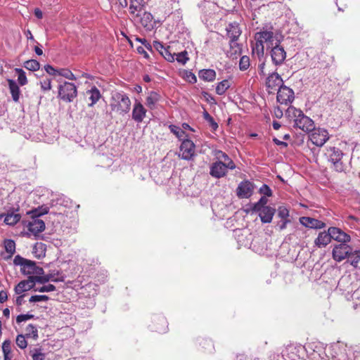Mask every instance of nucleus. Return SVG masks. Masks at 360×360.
Segmentation results:
<instances>
[{"label": "nucleus", "instance_id": "f257e3e1", "mask_svg": "<svg viewBox=\"0 0 360 360\" xmlns=\"http://www.w3.org/2000/svg\"><path fill=\"white\" fill-rule=\"evenodd\" d=\"M272 30V27L270 30L263 29L255 34L256 42L252 46V53L257 54L259 60H261V58L264 57V44H266L267 49H271L272 46L281 44L283 39L282 35L277 32H273Z\"/></svg>", "mask_w": 360, "mask_h": 360}, {"label": "nucleus", "instance_id": "f03ea898", "mask_svg": "<svg viewBox=\"0 0 360 360\" xmlns=\"http://www.w3.org/2000/svg\"><path fill=\"white\" fill-rule=\"evenodd\" d=\"M110 106L112 111L124 115L131 109V100L123 91L114 92L110 98Z\"/></svg>", "mask_w": 360, "mask_h": 360}, {"label": "nucleus", "instance_id": "7ed1b4c3", "mask_svg": "<svg viewBox=\"0 0 360 360\" xmlns=\"http://www.w3.org/2000/svg\"><path fill=\"white\" fill-rule=\"evenodd\" d=\"M286 114H288L289 117H294V126L298 127L302 131L309 132L314 129V121L309 117L304 115L302 111L300 110L296 109L292 106H290L286 111Z\"/></svg>", "mask_w": 360, "mask_h": 360}, {"label": "nucleus", "instance_id": "20e7f679", "mask_svg": "<svg viewBox=\"0 0 360 360\" xmlns=\"http://www.w3.org/2000/svg\"><path fill=\"white\" fill-rule=\"evenodd\" d=\"M325 155L333 165V168L335 171L338 172L343 171L344 166L341 162L343 153L340 149L334 146H329L326 149Z\"/></svg>", "mask_w": 360, "mask_h": 360}, {"label": "nucleus", "instance_id": "39448f33", "mask_svg": "<svg viewBox=\"0 0 360 360\" xmlns=\"http://www.w3.org/2000/svg\"><path fill=\"white\" fill-rule=\"evenodd\" d=\"M77 96L76 86L70 82H65L58 86V97L66 103L72 102Z\"/></svg>", "mask_w": 360, "mask_h": 360}, {"label": "nucleus", "instance_id": "423d86ee", "mask_svg": "<svg viewBox=\"0 0 360 360\" xmlns=\"http://www.w3.org/2000/svg\"><path fill=\"white\" fill-rule=\"evenodd\" d=\"M347 243H344L334 245L332 250V257L335 261L340 262L347 259L352 250V248Z\"/></svg>", "mask_w": 360, "mask_h": 360}, {"label": "nucleus", "instance_id": "0eeeda50", "mask_svg": "<svg viewBox=\"0 0 360 360\" xmlns=\"http://www.w3.org/2000/svg\"><path fill=\"white\" fill-rule=\"evenodd\" d=\"M309 139L313 144L321 147L328 140L329 134L324 129L314 127V129L311 131Z\"/></svg>", "mask_w": 360, "mask_h": 360}, {"label": "nucleus", "instance_id": "6e6552de", "mask_svg": "<svg viewBox=\"0 0 360 360\" xmlns=\"http://www.w3.org/2000/svg\"><path fill=\"white\" fill-rule=\"evenodd\" d=\"M194 155L195 144L193 142L188 139H184L180 146L179 156L184 160H190Z\"/></svg>", "mask_w": 360, "mask_h": 360}, {"label": "nucleus", "instance_id": "1a4fd4ad", "mask_svg": "<svg viewBox=\"0 0 360 360\" xmlns=\"http://www.w3.org/2000/svg\"><path fill=\"white\" fill-rule=\"evenodd\" d=\"M294 91L290 88L283 86L278 89L276 99L281 104H290L294 101Z\"/></svg>", "mask_w": 360, "mask_h": 360}, {"label": "nucleus", "instance_id": "9d476101", "mask_svg": "<svg viewBox=\"0 0 360 360\" xmlns=\"http://www.w3.org/2000/svg\"><path fill=\"white\" fill-rule=\"evenodd\" d=\"M270 56L272 63L275 65H281L286 58V51L284 48L278 44L271 48Z\"/></svg>", "mask_w": 360, "mask_h": 360}, {"label": "nucleus", "instance_id": "9b49d317", "mask_svg": "<svg viewBox=\"0 0 360 360\" xmlns=\"http://www.w3.org/2000/svg\"><path fill=\"white\" fill-rule=\"evenodd\" d=\"M254 184L250 181H241L236 189V193L239 198H248L254 192Z\"/></svg>", "mask_w": 360, "mask_h": 360}, {"label": "nucleus", "instance_id": "f8f14e48", "mask_svg": "<svg viewBox=\"0 0 360 360\" xmlns=\"http://www.w3.org/2000/svg\"><path fill=\"white\" fill-rule=\"evenodd\" d=\"M283 79L277 72H273L269 75L266 81V86L269 93L278 90L283 86Z\"/></svg>", "mask_w": 360, "mask_h": 360}, {"label": "nucleus", "instance_id": "ddd939ff", "mask_svg": "<svg viewBox=\"0 0 360 360\" xmlns=\"http://www.w3.org/2000/svg\"><path fill=\"white\" fill-rule=\"evenodd\" d=\"M37 283L35 276H29L27 280L21 281L15 288V292L17 295L22 294L34 288Z\"/></svg>", "mask_w": 360, "mask_h": 360}, {"label": "nucleus", "instance_id": "4468645a", "mask_svg": "<svg viewBox=\"0 0 360 360\" xmlns=\"http://www.w3.org/2000/svg\"><path fill=\"white\" fill-rule=\"evenodd\" d=\"M328 231L330 239L340 243H349L351 240L350 236L338 227H330Z\"/></svg>", "mask_w": 360, "mask_h": 360}, {"label": "nucleus", "instance_id": "2eb2a0df", "mask_svg": "<svg viewBox=\"0 0 360 360\" xmlns=\"http://www.w3.org/2000/svg\"><path fill=\"white\" fill-rule=\"evenodd\" d=\"M21 272L25 275L39 276L44 274V270L41 267L37 266L33 261L29 260L20 269Z\"/></svg>", "mask_w": 360, "mask_h": 360}, {"label": "nucleus", "instance_id": "dca6fc26", "mask_svg": "<svg viewBox=\"0 0 360 360\" xmlns=\"http://www.w3.org/2000/svg\"><path fill=\"white\" fill-rule=\"evenodd\" d=\"M146 108H144V106L142 105V103L141 102L136 101L134 104V107H133V110H132V115H131L132 119L135 122L140 123L146 117Z\"/></svg>", "mask_w": 360, "mask_h": 360}, {"label": "nucleus", "instance_id": "f3484780", "mask_svg": "<svg viewBox=\"0 0 360 360\" xmlns=\"http://www.w3.org/2000/svg\"><path fill=\"white\" fill-rule=\"evenodd\" d=\"M226 36L230 41H238L241 35L242 30L239 24L236 22L229 23L226 27Z\"/></svg>", "mask_w": 360, "mask_h": 360}, {"label": "nucleus", "instance_id": "a211bd4d", "mask_svg": "<svg viewBox=\"0 0 360 360\" xmlns=\"http://www.w3.org/2000/svg\"><path fill=\"white\" fill-rule=\"evenodd\" d=\"M300 222L302 225L310 229H321L326 226V224L322 221L309 217H300Z\"/></svg>", "mask_w": 360, "mask_h": 360}, {"label": "nucleus", "instance_id": "6ab92c4d", "mask_svg": "<svg viewBox=\"0 0 360 360\" xmlns=\"http://www.w3.org/2000/svg\"><path fill=\"white\" fill-rule=\"evenodd\" d=\"M226 166L222 161H217L212 164L210 174L212 176L219 179L226 174Z\"/></svg>", "mask_w": 360, "mask_h": 360}, {"label": "nucleus", "instance_id": "aec40b11", "mask_svg": "<svg viewBox=\"0 0 360 360\" xmlns=\"http://www.w3.org/2000/svg\"><path fill=\"white\" fill-rule=\"evenodd\" d=\"M26 226L31 233L37 235L45 229V223L39 219H32V221H29Z\"/></svg>", "mask_w": 360, "mask_h": 360}, {"label": "nucleus", "instance_id": "412c9836", "mask_svg": "<svg viewBox=\"0 0 360 360\" xmlns=\"http://www.w3.org/2000/svg\"><path fill=\"white\" fill-rule=\"evenodd\" d=\"M330 241V236L328 230L327 231H324L319 233L318 237L314 240V244L317 248H321L328 245Z\"/></svg>", "mask_w": 360, "mask_h": 360}, {"label": "nucleus", "instance_id": "4be33fe9", "mask_svg": "<svg viewBox=\"0 0 360 360\" xmlns=\"http://www.w3.org/2000/svg\"><path fill=\"white\" fill-rule=\"evenodd\" d=\"M276 210L269 206L263 208L259 214L262 223L267 224L272 221Z\"/></svg>", "mask_w": 360, "mask_h": 360}, {"label": "nucleus", "instance_id": "5701e85b", "mask_svg": "<svg viewBox=\"0 0 360 360\" xmlns=\"http://www.w3.org/2000/svg\"><path fill=\"white\" fill-rule=\"evenodd\" d=\"M161 96L156 91H150L146 97V105L147 107L153 110L155 108L156 104L160 101Z\"/></svg>", "mask_w": 360, "mask_h": 360}, {"label": "nucleus", "instance_id": "b1692460", "mask_svg": "<svg viewBox=\"0 0 360 360\" xmlns=\"http://www.w3.org/2000/svg\"><path fill=\"white\" fill-rule=\"evenodd\" d=\"M86 94L89 96V99L91 101V103L88 104L89 107L94 106L101 97V94L99 89L95 86H92L91 89L86 91Z\"/></svg>", "mask_w": 360, "mask_h": 360}, {"label": "nucleus", "instance_id": "393cba45", "mask_svg": "<svg viewBox=\"0 0 360 360\" xmlns=\"http://www.w3.org/2000/svg\"><path fill=\"white\" fill-rule=\"evenodd\" d=\"M58 275V271L56 273H50L48 274H46L44 276L39 275L35 276V278L37 280V283L44 284L49 281H53V282H58L62 281L63 280L58 278L57 276Z\"/></svg>", "mask_w": 360, "mask_h": 360}, {"label": "nucleus", "instance_id": "a878e982", "mask_svg": "<svg viewBox=\"0 0 360 360\" xmlns=\"http://www.w3.org/2000/svg\"><path fill=\"white\" fill-rule=\"evenodd\" d=\"M4 216V222L9 226L15 225L21 219L20 214L15 213L13 211H9L6 214H1V217Z\"/></svg>", "mask_w": 360, "mask_h": 360}, {"label": "nucleus", "instance_id": "bb28decb", "mask_svg": "<svg viewBox=\"0 0 360 360\" xmlns=\"http://www.w3.org/2000/svg\"><path fill=\"white\" fill-rule=\"evenodd\" d=\"M230 49L227 52V56L230 58H235L238 55L242 52V47L237 41H229Z\"/></svg>", "mask_w": 360, "mask_h": 360}, {"label": "nucleus", "instance_id": "cd10ccee", "mask_svg": "<svg viewBox=\"0 0 360 360\" xmlns=\"http://www.w3.org/2000/svg\"><path fill=\"white\" fill-rule=\"evenodd\" d=\"M8 84L13 100L15 102H18L20 98V89L18 85L13 79H8Z\"/></svg>", "mask_w": 360, "mask_h": 360}, {"label": "nucleus", "instance_id": "c85d7f7f", "mask_svg": "<svg viewBox=\"0 0 360 360\" xmlns=\"http://www.w3.org/2000/svg\"><path fill=\"white\" fill-rule=\"evenodd\" d=\"M198 76L200 79L206 82H212L215 79L216 72L214 70L206 69L199 72Z\"/></svg>", "mask_w": 360, "mask_h": 360}, {"label": "nucleus", "instance_id": "c756f323", "mask_svg": "<svg viewBox=\"0 0 360 360\" xmlns=\"http://www.w3.org/2000/svg\"><path fill=\"white\" fill-rule=\"evenodd\" d=\"M49 207L46 206H41L27 212L31 215L32 219H39L40 216L46 214L49 212Z\"/></svg>", "mask_w": 360, "mask_h": 360}, {"label": "nucleus", "instance_id": "7c9ffc66", "mask_svg": "<svg viewBox=\"0 0 360 360\" xmlns=\"http://www.w3.org/2000/svg\"><path fill=\"white\" fill-rule=\"evenodd\" d=\"M4 248L8 255L6 257V259L11 258L15 252V243L14 240L11 239H6L4 240Z\"/></svg>", "mask_w": 360, "mask_h": 360}, {"label": "nucleus", "instance_id": "2f4dec72", "mask_svg": "<svg viewBox=\"0 0 360 360\" xmlns=\"http://www.w3.org/2000/svg\"><path fill=\"white\" fill-rule=\"evenodd\" d=\"M360 260V250H352L351 254L347 257V262L349 263L354 268L358 267V263Z\"/></svg>", "mask_w": 360, "mask_h": 360}, {"label": "nucleus", "instance_id": "473e14b6", "mask_svg": "<svg viewBox=\"0 0 360 360\" xmlns=\"http://www.w3.org/2000/svg\"><path fill=\"white\" fill-rule=\"evenodd\" d=\"M169 129L172 133H173L179 140H184L187 139V135L185 131L178 126L174 124L169 125Z\"/></svg>", "mask_w": 360, "mask_h": 360}, {"label": "nucleus", "instance_id": "72a5a7b5", "mask_svg": "<svg viewBox=\"0 0 360 360\" xmlns=\"http://www.w3.org/2000/svg\"><path fill=\"white\" fill-rule=\"evenodd\" d=\"M143 6V0H130L129 11L131 14L140 12Z\"/></svg>", "mask_w": 360, "mask_h": 360}, {"label": "nucleus", "instance_id": "f704fd0d", "mask_svg": "<svg viewBox=\"0 0 360 360\" xmlns=\"http://www.w3.org/2000/svg\"><path fill=\"white\" fill-rule=\"evenodd\" d=\"M30 354L32 360H46V354L41 348H34L30 350Z\"/></svg>", "mask_w": 360, "mask_h": 360}, {"label": "nucleus", "instance_id": "c9c22d12", "mask_svg": "<svg viewBox=\"0 0 360 360\" xmlns=\"http://www.w3.org/2000/svg\"><path fill=\"white\" fill-rule=\"evenodd\" d=\"M229 87L230 83L229 80L224 79L217 84L216 87V93L218 95H223Z\"/></svg>", "mask_w": 360, "mask_h": 360}, {"label": "nucleus", "instance_id": "e433bc0d", "mask_svg": "<svg viewBox=\"0 0 360 360\" xmlns=\"http://www.w3.org/2000/svg\"><path fill=\"white\" fill-rule=\"evenodd\" d=\"M45 245L42 243H37L34 247L33 253L37 258H41L45 256Z\"/></svg>", "mask_w": 360, "mask_h": 360}, {"label": "nucleus", "instance_id": "4c0bfd02", "mask_svg": "<svg viewBox=\"0 0 360 360\" xmlns=\"http://www.w3.org/2000/svg\"><path fill=\"white\" fill-rule=\"evenodd\" d=\"M24 67L30 71H37L40 68V64L37 60L31 59L24 63Z\"/></svg>", "mask_w": 360, "mask_h": 360}, {"label": "nucleus", "instance_id": "58836bf2", "mask_svg": "<svg viewBox=\"0 0 360 360\" xmlns=\"http://www.w3.org/2000/svg\"><path fill=\"white\" fill-rule=\"evenodd\" d=\"M153 19V17L150 13L144 12L141 18V23L143 27L150 28Z\"/></svg>", "mask_w": 360, "mask_h": 360}, {"label": "nucleus", "instance_id": "ea45409f", "mask_svg": "<svg viewBox=\"0 0 360 360\" xmlns=\"http://www.w3.org/2000/svg\"><path fill=\"white\" fill-rule=\"evenodd\" d=\"M267 202L268 200L265 196L262 197L258 202L252 205V210L255 212H260L263 208L266 207V205Z\"/></svg>", "mask_w": 360, "mask_h": 360}, {"label": "nucleus", "instance_id": "a19ab883", "mask_svg": "<svg viewBox=\"0 0 360 360\" xmlns=\"http://www.w3.org/2000/svg\"><path fill=\"white\" fill-rule=\"evenodd\" d=\"M15 72L18 74V81L21 86H24L27 83V79L25 72L21 68H15Z\"/></svg>", "mask_w": 360, "mask_h": 360}, {"label": "nucleus", "instance_id": "79ce46f5", "mask_svg": "<svg viewBox=\"0 0 360 360\" xmlns=\"http://www.w3.org/2000/svg\"><path fill=\"white\" fill-rule=\"evenodd\" d=\"M58 75L64 77L70 80H76V77L74 74L67 68H61L58 70Z\"/></svg>", "mask_w": 360, "mask_h": 360}, {"label": "nucleus", "instance_id": "37998d69", "mask_svg": "<svg viewBox=\"0 0 360 360\" xmlns=\"http://www.w3.org/2000/svg\"><path fill=\"white\" fill-rule=\"evenodd\" d=\"M26 336L36 340L38 338V331L35 326L29 324L26 328Z\"/></svg>", "mask_w": 360, "mask_h": 360}, {"label": "nucleus", "instance_id": "c03bdc74", "mask_svg": "<svg viewBox=\"0 0 360 360\" xmlns=\"http://www.w3.org/2000/svg\"><path fill=\"white\" fill-rule=\"evenodd\" d=\"M170 47L167 46L163 52L160 54L168 62H174L175 60V53H172Z\"/></svg>", "mask_w": 360, "mask_h": 360}, {"label": "nucleus", "instance_id": "a18cd8bd", "mask_svg": "<svg viewBox=\"0 0 360 360\" xmlns=\"http://www.w3.org/2000/svg\"><path fill=\"white\" fill-rule=\"evenodd\" d=\"M250 58L247 56H243L240 58L239 61V68L241 71L248 70L250 67Z\"/></svg>", "mask_w": 360, "mask_h": 360}, {"label": "nucleus", "instance_id": "49530a36", "mask_svg": "<svg viewBox=\"0 0 360 360\" xmlns=\"http://www.w3.org/2000/svg\"><path fill=\"white\" fill-rule=\"evenodd\" d=\"M175 56V60H176V61L181 65H185L189 60V58L188 57V53L186 51H184L181 53H179Z\"/></svg>", "mask_w": 360, "mask_h": 360}, {"label": "nucleus", "instance_id": "de8ad7c7", "mask_svg": "<svg viewBox=\"0 0 360 360\" xmlns=\"http://www.w3.org/2000/svg\"><path fill=\"white\" fill-rule=\"evenodd\" d=\"M203 117L209 123L213 130H216L218 128V124L207 111H204Z\"/></svg>", "mask_w": 360, "mask_h": 360}, {"label": "nucleus", "instance_id": "09e8293b", "mask_svg": "<svg viewBox=\"0 0 360 360\" xmlns=\"http://www.w3.org/2000/svg\"><path fill=\"white\" fill-rule=\"evenodd\" d=\"M278 217L281 219H289V210L285 206H279L277 210Z\"/></svg>", "mask_w": 360, "mask_h": 360}, {"label": "nucleus", "instance_id": "8fccbe9b", "mask_svg": "<svg viewBox=\"0 0 360 360\" xmlns=\"http://www.w3.org/2000/svg\"><path fill=\"white\" fill-rule=\"evenodd\" d=\"M41 89L46 91L51 89V80L50 79H45L39 82Z\"/></svg>", "mask_w": 360, "mask_h": 360}, {"label": "nucleus", "instance_id": "3c124183", "mask_svg": "<svg viewBox=\"0 0 360 360\" xmlns=\"http://www.w3.org/2000/svg\"><path fill=\"white\" fill-rule=\"evenodd\" d=\"M49 300V297L47 295H32L30 297L29 301L30 302H47Z\"/></svg>", "mask_w": 360, "mask_h": 360}, {"label": "nucleus", "instance_id": "603ef678", "mask_svg": "<svg viewBox=\"0 0 360 360\" xmlns=\"http://www.w3.org/2000/svg\"><path fill=\"white\" fill-rule=\"evenodd\" d=\"M56 290V286L52 284H48L40 288H37L34 291L39 292H52Z\"/></svg>", "mask_w": 360, "mask_h": 360}, {"label": "nucleus", "instance_id": "864d4df0", "mask_svg": "<svg viewBox=\"0 0 360 360\" xmlns=\"http://www.w3.org/2000/svg\"><path fill=\"white\" fill-rule=\"evenodd\" d=\"M16 344L20 349L26 348L27 342L25 340V336L22 335H18L16 338Z\"/></svg>", "mask_w": 360, "mask_h": 360}, {"label": "nucleus", "instance_id": "5fc2aeb1", "mask_svg": "<svg viewBox=\"0 0 360 360\" xmlns=\"http://www.w3.org/2000/svg\"><path fill=\"white\" fill-rule=\"evenodd\" d=\"M34 317V316L33 314H20L16 318V322L18 323H20L21 322L26 321L27 320L32 319Z\"/></svg>", "mask_w": 360, "mask_h": 360}, {"label": "nucleus", "instance_id": "6e6d98bb", "mask_svg": "<svg viewBox=\"0 0 360 360\" xmlns=\"http://www.w3.org/2000/svg\"><path fill=\"white\" fill-rule=\"evenodd\" d=\"M28 261V259H25L23 257H22L20 255H17L15 257L14 259H13V263L15 264V265H19L22 267H23V266L26 264V262Z\"/></svg>", "mask_w": 360, "mask_h": 360}, {"label": "nucleus", "instance_id": "4d7b16f0", "mask_svg": "<svg viewBox=\"0 0 360 360\" xmlns=\"http://www.w3.org/2000/svg\"><path fill=\"white\" fill-rule=\"evenodd\" d=\"M259 193L268 197L272 195V191L271 188L266 184L262 185V186L259 188Z\"/></svg>", "mask_w": 360, "mask_h": 360}, {"label": "nucleus", "instance_id": "13d9d810", "mask_svg": "<svg viewBox=\"0 0 360 360\" xmlns=\"http://www.w3.org/2000/svg\"><path fill=\"white\" fill-rule=\"evenodd\" d=\"M2 350L4 354H11V342L9 340H5L2 344Z\"/></svg>", "mask_w": 360, "mask_h": 360}, {"label": "nucleus", "instance_id": "bf43d9fd", "mask_svg": "<svg viewBox=\"0 0 360 360\" xmlns=\"http://www.w3.org/2000/svg\"><path fill=\"white\" fill-rule=\"evenodd\" d=\"M153 47L160 53V54H161L166 48L162 43L158 41H153Z\"/></svg>", "mask_w": 360, "mask_h": 360}, {"label": "nucleus", "instance_id": "052dcab7", "mask_svg": "<svg viewBox=\"0 0 360 360\" xmlns=\"http://www.w3.org/2000/svg\"><path fill=\"white\" fill-rule=\"evenodd\" d=\"M44 70L46 72L50 75H58V70L55 69L51 65H46L44 66Z\"/></svg>", "mask_w": 360, "mask_h": 360}, {"label": "nucleus", "instance_id": "680f3d73", "mask_svg": "<svg viewBox=\"0 0 360 360\" xmlns=\"http://www.w3.org/2000/svg\"><path fill=\"white\" fill-rule=\"evenodd\" d=\"M186 77L187 81L191 84H194L197 82V78H196L195 75L191 72H186Z\"/></svg>", "mask_w": 360, "mask_h": 360}, {"label": "nucleus", "instance_id": "e2e57ef3", "mask_svg": "<svg viewBox=\"0 0 360 360\" xmlns=\"http://www.w3.org/2000/svg\"><path fill=\"white\" fill-rule=\"evenodd\" d=\"M215 156L217 157V158L218 159H224V162H226L229 158V157L224 152H222L221 150H217L214 153Z\"/></svg>", "mask_w": 360, "mask_h": 360}, {"label": "nucleus", "instance_id": "0e129e2a", "mask_svg": "<svg viewBox=\"0 0 360 360\" xmlns=\"http://www.w3.org/2000/svg\"><path fill=\"white\" fill-rule=\"evenodd\" d=\"M224 164L226 166V171H227L228 169H234L236 168L235 163L230 158H229L226 162H224Z\"/></svg>", "mask_w": 360, "mask_h": 360}, {"label": "nucleus", "instance_id": "69168bd1", "mask_svg": "<svg viewBox=\"0 0 360 360\" xmlns=\"http://www.w3.org/2000/svg\"><path fill=\"white\" fill-rule=\"evenodd\" d=\"M290 222V219H281V221L278 223L277 226H278L279 230L282 231L286 228L287 224Z\"/></svg>", "mask_w": 360, "mask_h": 360}, {"label": "nucleus", "instance_id": "338daca9", "mask_svg": "<svg viewBox=\"0 0 360 360\" xmlns=\"http://www.w3.org/2000/svg\"><path fill=\"white\" fill-rule=\"evenodd\" d=\"M8 299V295L7 292L4 290H1L0 292V302L4 303L6 302Z\"/></svg>", "mask_w": 360, "mask_h": 360}, {"label": "nucleus", "instance_id": "774afa93", "mask_svg": "<svg viewBox=\"0 0 360 360\" xmlns=\"http://www.w3.org/2000/svg\"><path fill=\"white\" fill-rule=\"evenodd\" d=\"M25 295H20L16 297L15 304L17 306H21L24 303Z\"/></svg>", "mask_w": 360, "mask_h": 360}]
</instances>
